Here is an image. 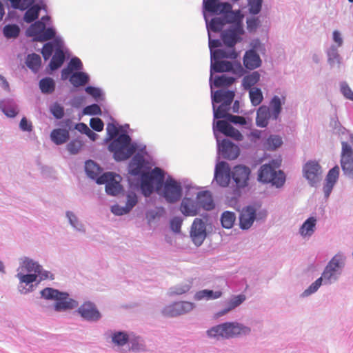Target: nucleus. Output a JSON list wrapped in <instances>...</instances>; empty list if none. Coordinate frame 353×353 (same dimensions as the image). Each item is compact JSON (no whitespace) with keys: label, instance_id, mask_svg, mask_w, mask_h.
Masks as SVG:
<instances>
[{"label":"nucleus","instance_id":"nucleus-1","mask_svg":"<svg viewBox=\"0 0 353 353\" xmlns=\"http://www.w3.org/2000/svg\"><path fill=\"white\" fill-rule=\"evenodd\" d=\"M203 17L207 30L214 32H221L226 23H242L240 11H233L230 3L219 0H204Z\"/></svg>","mask_w":353,"mask_h":353},{"label":"nucleus","instance_id":"nucleus-2","mask_svg":"<svg viewBox=\"0 0 353 353\" xmlns=\"http://www.w3.org/2000/svg\"><path fill=\"white\" fill-rule=\"evenodd\" d=\"M251 327L236 321H226L207 330L206 336L214 341L228 340L249 336Z\"/></svg>","mask_w":353,"mask_h":353},{"label":"nucleus","instance_id":"nucleus-3","mask_svg":"<svg viewBox=\"0 0 353 353\" xmlns=\"http://www.w3.org/2000/svg\"><path fill=\"white\" fill-rule=\"evenodd\" d=\"M108 149L112 153L117 161H125L131 157L136 151L144 153L146 146L143 143L132 141L126 133H121L117 138L108 142Z\"/></svg>","mask_w":353,"mask_h":353},{"label":"nucleus","instance_id":"nucleus-4","mask_svg":"<svg viewBox=\"0 0 353 353\" xmlns=\"http://www.w3.org/2000/svg\"><path fill=\"white\" fill-rule=\"evenodd\" d=\"M40 296L44 300L53 301L52 308L57 312H66L79 306L78 301L72 299L68 293L52 288H45L40 291Z\"/></svg>","mask_w":353,"mask_h":353},{"label":"nucleus","instance_id":"nucleus-5","mask_svg":"<svg viewBox=\"0 0 353 353\" xmlns=\"http://www.w3.org/2000/svg\"><path fill=\"white\" fill-rule=\"evenodd\" d=\"M341 152L340 163L343 174L353 179V134L343 129L340 134Z\"/></svg>","mask_w":353,"mask_h":353},{"label":"nucleus","instance_id":"nucleus-6","mask_svg":"<svg viewBox=\"0 0 353 353\" xmlns=\"http://www.w3.org/2000/svg\"><path fill=\"white\" fill-rule=\"evenodd\" d=\"M346 261L345 254L339 252L328 261L321 276L324 280V285H331L339 279L345 267Z\"/></svg>","mask_w":353,"mask_h":353},{"label":"nucleus","instance_id":"nucleus-7","mask_svg":"<svg viewBox=\"0 0 353 353\" xmlns=\"http://www.w3.org/2000/svg\"><path fill=\"white\" fill-rule=\"evenodd\" d=\"M279 165L274 161L262 165L258 171V181L263 183H270L276 188L283 186L285 182V175L280 170H276Z\"/></svg>","mask_w":353,"mask_h":353},{"label":"nucleus","instance_id":"nucleus-8","mask_svg":"<svg viewBox=\"0 0 353 353\" xmlns=\"http://www.w3.org/2000/svg\"><path fill=\"white\" fill-rule=\"evenodd\" d=\"M10 2L11 6L15 9L26 10L23 19L26 23H31L39 17L41 10H46V5L44 0H39V3L33 5L34 0H8Z\"/></svg>","mask_w":353,"mask_h":353},{"label":"nucleus","instance_id":"nucleus-9","mask_svg":"<svg viewBox=\"0 0 353 353\" xmlns=\"http://www.w3.org/2000/svg\"><path fill=\"white\" fill-rule=\"evenodd\" d=\"M161 195L168 203H176L183 195L181 183L168 176L162 185Z\"/></svg>","mask_w":353,"mask_h":353},{"label":"nucleus","instance_id":"nucleus-10","mask_svg":"<svg viewBox=\"0 0 353 353\" xmlns=\"http://www.w3.org/2000/svg\"><path fill=\"white\" fill-rule=\"evenodd\" d=\"M56 30L53 27L46 28V24L43 21H36L26 30V34L32 37L36 41H47L54 37Z\"/></svg>","mask_w":353,"mask_h":353},{"label":"nucleus","instance_id":"nucleus-11","mask_svg":"<svg viewBox=\"0 0 353 353\" xmlns=\"http://www.w3.org/2000/svg\"><path fill=\"white\" fill-rule=\"evenodd\" d=\"M130 332L118 330H108L105 334V339L112 347L119 352H127Z\"/></svg>","mask_w":353,"mask_h":353},{"label":"nucleus","instance_id":"nucleus-12","mask_svg":"<svg viewBox=\"0 0 353 353\" xmlns=\"http://www.w3.org/2000/svg\"><path fill=\"white\" fill-rule=\"evenodd\" d=\"M237 53L234 49L230 50L229 53L221 54L218 58L213 59H210V85L212 88V80L214 72H230L231 67V62L228 61H221L224 58L236 59Z\"/></svg>","mask_w":353,"mask_h":353},{"label":"nucleus","instance_id":"nucleus-13","mask_svg":"<svg viewBox=\"0 0 353 353\" xmlns=\"http://www.w3.org/2000/svg\"><path fill=\"white\" fill-rule=\"evenodd\" d=\"M244 33L242 23L230 25L228 29L222 32L221 39L223 43L230 48L229 49H234L233 47L242 41Z\"/></svg>","mask_w":353,"mask_h":353},{"label":"nucleus","instance_id":"nucleus-14","mask_svg":"<svg viewBox=\"0 0 353 353\" xmlns=\"http://www.w3.org/2000/svg\"><path fill=\"white\" fill-rule=\"evenodd\" d=\"M322 168L316 161H308L303 166V175L312 187H317L322 179Z\"/></svg>","mask_w":353,"mask_h":353},{"label":"nucleus","instance_id":"nucleus-15","mask_svg":"<svg viewBox=\"0 0 353 353\" xmlns=\"http://www.w3.org/2000/svg\"><path fill=\"white\" fill-rule=\"evenodd\" d=\"M121 177L113 172H105L97 179V183L105 184V192L111 196L119 194L122 190V185L120 184Z\"/></svg>","mask_w":353,"mask_h":353},{"label":"nucleus","instance_id":"nucleus-16","mask_svg":"<svg viewBox=\"0 0 353 353\" xmlns=\"http://www.w3.org/2000/svg\"><path fill=\"white\" fill-rule=\"evenodd\" d=\"M266 210H261L256 214L254 206L249 205L242 209L239 216V225L242 230H248L252 227L256 219H265Z\"/></svg>","mask_w":353,"mask_h":353},{"label":"nucleus","instance_id":"nucleus-17","mask_svg":"<svg viewBox=\"0 0 353 353\" xmlns=\"http://www.w3.org/2000/svg\"><path fill=\"white\" fill-rule=\"evenodd\" d=\"M15 276L19 280L17 288L21 294L33 292L39 284L35 273L17 272Z\"/></svg>","mask_w":353,"mask_h":353},{"label":"nucleus","instance_id":"nucleus-18","mask_svg":"<svg viewBox=\"0 0 353 353\" xmlns=\"http://www.w3.org/2000/svg\"><path fill=\"white\" fill-rule=\"evenodd\" d=\"M250 172V169L245 165H239L233 168L231 170V179L236 189L239 190L248 185Z\"/></svg>","mask_w":353,"mask_h":353},{"label":"nucleus","instance_id":"nucleus-19","mask_svg":"<svg viewBox=\"0 0 353 353\" xmlns=\"http://www.w3.org/2000/svg\"><path fill=\"white\" fill-rule=\"evenodd\" d=\"M215 138L217 142L218 154L224 159L230 160L235 159L239 154V148L230 140L224 139L220 141L217 132H215Z\"/></svg>","mask_w":353,"mask_h":353},{"label":"nucleus","instance_id":"nucleus-20","mask_svg":"<svg viewBox=\"0 0 353 353\" xmlns=\"http://www.w3.org/2000/svg\"><path fill=\"white\" fill-rule=\"evenodd\" d=\"M190 238L196 246H200L207 236L205 223L199 218L194 219L190 232Z\"/></svg>","mask_w":353,"mask_h":353},{"label":"nucleus","instance_id":"nucleus-21","mask_svg":"<svg viewBox=\"0 0 353 353\" xmlns=\"http://www.w3.org/2000/svg\"><path fill=\"white\" fill-rule=\"evenodd\" d=\"M231 179V170L228 163L220 161L216 164L214 181L221 187H227Z\"/></svg>","mask_w":353,"mask_h":353},{"label":"nucleus","instance_id":"nucleus-22","mask_svg":"<svg viewBox=\"0 0 353 353\" xmlns=\"http://www.w3.org/2000/svg\"><path fill=\"white\" fill-rule=\"evenodd\" d=\"M77 312L84 320L90 322H97L101 318L100 312L90 301L85 302L79 306Z\"/></svg>","mask_w":353,"mask_h":353},{"label":"nucleus","instance_id":"nucleus-23","mask_svg":"<svg viewBox=\"0 0 353 353\" xmlns=\"http://www.w3.org/2000/svg\"><path fill=\"white\" fill-rule=\"evenodd\" d=\"M213 131L214 135L215 132L219 131L223 134L230 137L236 141L243 140V135L241 133L227 121L223 120L217 121L216 122L213 123Z\"/></svg>","mask_w":353,"mask_h":353},{"label":"nucleus","instance_id":"nucleus-24","mask_svg":"<svg viewBox=\"0 0 353 353\" xmlns=\"http://www.w3.org/2000/svg\"><path fill=\"white\" fill-rule=\"evenodd\" d=\"M287 94L285 92L279 94H274L269 102L270 111L272 113V120L276 121L282 112V106L285 103Z\"/></svg>","mask_w":353,"mask_h":353},{"label":"nucleus","instance_id":"nucleus-25","mask_svg":"<svg viewBox=\"0 0 353 353\" xmlns=\"http://www.w3.org/2000/svg\"><path fill=\"white\" fill-rule=\"evenodd\" d=\"M339 172L340 169L338 165H335L328 171L323 186V191L325 199H327L330 196L339 179Z\"/></svg>","mask_w":353,"mask_h":353},{"label":"nucleus","instance_id":"nucleus-26","mask_svg":"<svg viewBox=\"0 0 353 353\" xmlns=\"http://www.w3.org/2000/svg\"><path fill=\"white\" fill-rule=\"evenodd\" d=\"M40 268L38 261L28 256H21L19 259V265L17 272L36 273Z\"/></svg>","mask_w":353,"mask_h":353},{"label":"nucleus","instance_id":"nucleus-27","mask_svg":"<svg viewBox=\"0 0 353 353\" xmlns=\"http://www.w3.org/2000/svg\"><path fill=\"white\" fill-rule=\"evenodd\" d=\"M246 300L243 294L232 296L226 302V307L215 314V317H221L241 305Z\"/></svg>","mask_w":353,"mask_h":353},{"label":"nucleus","instance_id":"nucleus-28","mask_svg":"<svg viewBox=\"0 0 353 353\" xmlns=\"http://www.w3.org/2000/svg\"><path fill=\"white\" fill-rule=\"evenodd\" d=\"M243 63L246 69L253 70L261 67L262 60L256 52L246 50L243 57Z\"/></svg>","mask_w":353,"mask_h":353},{"label":"nucleus","instance_id":"nucleus-29","mask_svg":"<svg viewBox=\"0 0 353 353\" xmlns=\"http://www.w3.org/2000/svg\"><path fill=\"white\" fill-rule=\"evenodd\" d=\"M317 219L314 216L307 218L299 228V233L303 239L308 240L314 234Z\"/></svg>","mask_w":353,"mask_h":353},{"label":"nucleus","instance_id":"nucleus-30","mask_svg":"<svg viewBox=\"0 0 353 353\" xmlns=\"http://www.w3.org/2000/svg\"><path fill=\"white\" fill-rule=\"evenodd\" d=\"M211 95L212 103H221L227 106L230 105L234 97L233 91L219 90L213 92L212 88L211 89Z\"/></svg>","mask_w":353,"mask_h":353},{"label":"nucleus","instance_id":"nucleus-31","mask_svg":"<svg viewBox=\"0 0 353 353\" xmlns=\"http://www.w3.org/2000/svg\"><path fill=\"white\" fill-rule=\"evenodd\" d=\"M146 350L145 340L140 336L137 335L132 332L130 333L129 342L127 346V352H144Z\"/></svg>","mask_w":353,"mask_h":353},{"label":"nucleus","instance_id":"nucleus-32","mask_svg":"<svg viewBox=\"0 0 353 353\" xmlns=\"http://www.w3.org/2000/svg\"><path fill=\"white\" fill-rule=\"evenodd\" d=\"M224 288L220 286L218 290H202L195 293L194 299L196 301L215 300L221 298L223 294Z\"/></svg>","mask_w":353,"mask_h":353},{"label":"nucleus","instance_id":"nucleus-33","mask_svg":"<svg viewBox=\"0 0 353 353\" xmlns=\"http://www.w3.org/2000/svg\"><path fill=\"white\" fill-rule=\"evenodd\" d=\"M65 217L68 223L74 231L81 234L85 233V225L75 212L71 210H67L65 212Z\"/></svg>","mask_w":353,"mask_h":353},{"label":"nucleus","instance_id":"nucleus-34","mask_svg":"<svg viewBox=\"0 0 353 353\" xmlns=\"http://www.w3.org/2000/svg\"><path fill=\"white\" fill-rule=\"evenodd\" d=\"M272 119V113L267 105H263L256 110V124L260 128H265L268 125L269 120Z\"/></svg>","mask_w":353,"mask_h":353},{"label":"nucleus","instance_id":"nucleus-35","mask_svg":"<svg viewBox=\"0 0 353 353\" xmlns=\"http://www.w3.org/2000/svg\"><path fill=\"white\" fill-rule=\"evenodd\" d=\"M1 110L10 118L15 117L19 113V107L17 103L10 99L0 101Z\"/></svg>","mask_w":353,"mask_h":353},{"label":"nucleus","instance_id":"nucleus-36","mask_svg":"<svg viewBox=\"0 0 353 353\" xmlns=\"http://www.w3.org/2000/svg\"><path fill=\"white\" fill-rule=\"evenodd\" d=\"M212 31L208 30V40H209V48L210 51V59H213L215 58H218L221 54L229 53L231 49H216V48H219L222 46L221 41L219 39H212Z\"/></svg>","mask_w":353,"mask_h":353},{"label":"nucleus","instance_id":"nucleus-37","mask_svg":"<svg viewBox=\"0 0 353 353\" xmlns=\"http://www.w3.org/2000/svg\"><path fill=\"white\" fill-rule=\"evenodd\" d=\"M180 210L185 216H193L198 214L199 206L197 201L185 197L181 203Z\"/></svg>","mask_w":353,"mask_h":353},{"label":"nucleus","instance_id":"nucleus-38","mask_svg":"<svg viewBox=\"0 0 353 353\" xmlns=\"http://www.w3.org/2000/svg\"><path fill=\"white\" fill-rule=\"evenodd\" d=\"M145 163V159L143 155L139 153L134 155L130 161L128 165V172L130 174L138 176L141 174L142 168Z\"/></svg>","mask_w":353,"mask_h":353},{"label":"nucleus","instance_id":"nucleus-39","mask_svg":"<svg viewBox=\"0 0 353 353\" xmlns=\"http://www.w3.org/2000/svg\"><path fill=\"white\" fill-rule=\"evenodd\" d=\"M125 128H128L129 125H125L124 126L119 125L114 123H109L106 126V134L107 136L105 139V142L108 143L112 139L117 138L121 133H125Z\"/></svg>","mask_w":353,"mask_h":353},{"label":"nucleus","instance_id":"nucleus-40","mask_svg":"<svg viewBox=\"0 0 353 353\" xmlns=\"http://www.w3.org/2000/svg\"><path fill=\"white\" fill-rule=\"evenodd\" d=\"M339 47L335 46H330L325 50V53L327 57V63L331 68L337 67L339 68L341 63V57L339 53Z\"/></svg>","mask_w":353,"mask_h":353},{"label":"nucleus","instance_id":"nucleus-41","mask_svg":"<svg viewBox=\"0 0 353 353\" xmlns=\"http://www.w3.org/2000/svg\"><path fill=\"white\" fill-rule=\"evenodd\" d=\"M50 139L56 145H59L66 143L70 138L69 131L66 129L57 128L50 132Z\"/></svg>","mask_w":353,"mask_h":353},{"label":"nucleus","instance_id":"nucleus-42","mask_svg":"<svg viewBox=\"0 0 353 353\" xmlns=\"http://www.w3.org/2000/svg\"><path fill=\"white\" fill-rule=\"evenodd\" d=\"M196 201L199 208L206 210H210L214 208V203L212 195L208 191H202L197 193Z\"/></svg>","mask_w":353,"mask_h":353},{"label":"nucleus","instance_id":"nucleus-43","mask_svg":"<svg viewBox=\"0 0 353 353\" xmlns=\"http://www.w3.org/2000/svg\"><path fill=\"white\" fill-rule=\"evenodd\" d=\"M261 75L257 71H254L243 77L241 85L245 90L252 89L259 81Z\"/></svg>","mask_w":353,"mask_h":353},{"label":"nucleus","instance_id":"nucleus-44","mask_svg":"<svg viewBox=\"0 0 353 353\" xmlns=\"http://www.w3.org/2000/svg\"><path fill=\"white\" fill-rule=\"evenodd\" d=\"M154 182L147 175L143 173L141 176V190L145 196H150L154 191Z\"/></svg>","mask_w":353,"mask_h":353},{"label":"nucleus","instance_id":"nucleus-45","mask_svg":"<svg viewBox=\"0 0 353 353\" xmlns=\"http://www.w3.org/2000/svg\"><path fill=\"white\" fill-rule=\"evenodd\" d=\"M85 171L90 178L96 180V181L101 176H99L101 172V168L92 160H88L85 162Z\"/></svg>","mask_w":353,"mask_h":353},{"label":"nucleus","instance_id":"nucleus-46","mask_svg":"<svg viewBox=\"0 0 353 353\" xmlns=\"http://www.w3.org/2000/svg\"><path fill=\"white\" fill-rule=\"evenodd\" d=\"M89 81V75L81 71L74 72L70 78V82L77 88L85 85Z\"/></svg>","mask_w":353,"mask_h":353},{"label":"nucleus","instance_id":"nucleus-47","mask_svg":"<svg viewBox=\"0 0 353 353\" xmlns=\"http://www.w3.org/2000/svg\"><path fill=\"white\" fill-rule=\"evenodd\" d=\"M39 89L43 94H52L55 90V82L50 77L41 79L39 83Z\"/></svg>","mask_w":353,"mask_h":353},{"label":"nucleus","instance_id":"nucleus-48","mask_svg":"<svg viewBox=\"0 0 353 353\" xmlns=\"http://www.w3.org/2000/svg\"><path fill=\"white\" fill-rule=\"evenodd\" d=\"M26 64L28 68L36 73L39 71L41 67V57L35 53L28 54L26 58Z\"/></svg>","mask_w":353,"mask_h":353},{"label":"nucleus","instance_id":"nucleus-49","mask_svg":"<svg viewBox=\"0 0 353 353\" xmlns=\"http://www.w3.org/2000/svg\"><path fill=\"white\" fill-rule=\"evenodd\" d=\"M65 61V55L62 49H56L50 62L49 66L52 70L60 68Z\"/></svg>","mask_w":353,"mask_h":353},{"label":"nucleus","instance_id":"nucleus-50","mask_svg":"<svg viewBox=\"0 0 353 353\" xmlns=\"http://www.w3.org/2000/svg\"><path fill=\"white\" fill-rule=\"evenodd\" d=\"M283 143L282 139L279 135H270L263 143V147L267 150L273 151L279 148Z\"/></svg>","mask_w":353,"mask_h":353},{"label":"nucleus","instance_id":"nucleus-51","mask_svg":"<svg viewBox=\"0 0 353 353\" xmlns=\"http://www.w3.org/2000/svg\"><path fill=\"white\" fill-rule=\"evenodd\" d=\"M236 221V214L234 212L225 211L221 216V223L222 226L226 229H230L233 227Z\"/></svg>","mask_w":353,"mask_h":353},{"label":"nucleus","instance_id":"nucleus-52","mask_svg":"<svg viewBox=\"0 0 353 353\" xmlns=\"http://www.w3.org/2000/svg\"><path fill=\"white\" fill-rule=\"evenodd\" d=\"M322 285H324V280L320 276L301 293V297L305 298L314 294Z\"/></svg>","mask_w":353,"mask_h":353},{"label":"nucleus","instance_id":"nucleus-53","mask_svg":"<svg viewBox=\"0 0 353 353\" xmlns=\"http://www.w3.org/2000/svg\"><path fill=\"white\" fill-rule=\"evenodd\" d=\"M249 91V98L250 102L253 106H257L263 100V95L262 91L259 88H254L252 89L248 90Z\"/></svg>","mask_w":353,"mask_h":353},{"label":"nucleus","instance_id":"nucleus-54","mask_svg":"<svg viewBox=\"0 0 353 353\" xmlns=\"http://www.w3.org/2000/svg\"><path fill=\"white\" fill-rule=\"evenodd\" d=\"M235 81V79L232 77H228L225 74L221 76H216L214 81H212V86L220 88L223 86H230Z\"/></svg>","mask_w":353,"mask_h":353},{"label":"nucleus","instance_id":"nucleus-55","mask_svg":"<svg viewBox=\"0 0 353 353\" xmlns=\"http://www.w3.org/2000/svg\"><path fill=\"white\" fill-rule=\"evenodd\" d=\"M145 173L159 186L163 185L164 183V173L161 168H154L151 172Z\"/></svg>","mask_w":353,"mask_h":353},{"label":"nucleus","instance_id":"nucleus-56","mask_svg":"<svg viewBox=\"0 0 353 353\" xmlns=\"http://www.w3.org/2000/svg\"><path fill=\"white\" fill-rule=\"evenodd\" d=\"M192 284L190 282H185L170 288L168 293L170 295H181L188 292L190 290Z\"/></svg>","mask_w":353,"mask_h":353},{"label":"nucleus","instance_id":"nucleus-57","mask_svg":"<svg viewBox=\"0 0 353 353\" xmlns=\"http://www.w3.org/2000/svg\"><path fill=\"white\" fill-rule=\"evenodd\" d=\"M19 32L20 29L19 26L15 24L6 25L3 29V35L8 39L17 37L19 34Z\"/></svg>","mask_w":353,"mask_h":353},{"label":"nucleus","instance_id":"nucleus-58","mask_svg":"<svg viewBox=\"0 0 353 353\" xmlns=\"http://www.w3.org/2000/svg\"><path fill=\"white\" fill-rule=\"evenodd\" d=\"M175 305L176 307L179 316L192 311L195 306L193 303L189 301L176 302Z\"/></svg>","mask_w":353,"mask_h":353},{"label":"nucleus","instance_id":"nucleus-59","mask_svg":"<svg viewBox=\"0 0 353 353\" xmlns=\"http://www.w3.org/2000/svg\"><path fill=\"white\" fill-rule=\"evenodd\" d=\"M85 90L86 93L91 95L97 101H101L105 99L104 92L99 88L87 86Z\"/></svg>","mask_w":353,"mask_h":353},{"label":"nucleus","instance_id":"nucleus-60","mask_svg":"<svg viewBox=\"0 0 353 353\" xmlns=\"http://www.w3.org/2000/svg\"><path fill=\"white\" fill-rule=\"evenodd\" d=\"M212 108L214 119L225 118L228 120L229 114L227 112L229 110V106L225 105V104H221L218 108H216L214 103H212Z\"/></svg>","mask_w":353,"mask_h":353},{"label":"nucleus","instance_id":"nucleus-61","mask_svg":"<svg viewBox=\"0 0 353 353\" xmlns=\"http://www.w3.org/2000/svg\"><path fill=\"white\" fill-rule=\"evenodd\" d=\"M83 146V143L79 139H76L70 141L67 145V150L70 154H76L79 153Z\"/></svg>","mask_w":353,"mask_h":353},{"label":"nucleus","instance_id":"nucleus-62","mask_svg":"<svg viewBox=\"0 0 353 353\" xmlns=\"http://www.w3.org/2000/svg\"><path fill=\"white\" fill-rule=\"evenodd\" d=\"M137 203L138 196L137 194L132 190L128 191L126 193L125 206L131 211Z\"/></svg>","mask_w":353,"mask_h":353},{"label":"nucleus","instance_id":"nucleus-63","mask_svg":"<svg viewBox=\"0 0 353 353\" xmlns=\"http://www.w3.org/2000/svg\"><path fill=\"white\" fill-rule=\"evenodd\" d=\"M50 112L57 119H61L64 115L63 107L57 102L50 105Z\"/></svg>","mask_w":353,"mask_h":353},{"label":"nucleus","instance_id":"nucleus-64","mask_svg":"<svg viewBox=\"0 0 353 353\" xmlns=\"http://www.w3.org/2000/svg\"><path fill=\"white\" fill-rule=\"evenodd\" d=\"M228 121L234 124L243 125L245 128H248L251 125V122L247 121L245 118L241 116L228 114Z\"/></svg>","mask_w":353,"mask_h":353}]
</instances>
